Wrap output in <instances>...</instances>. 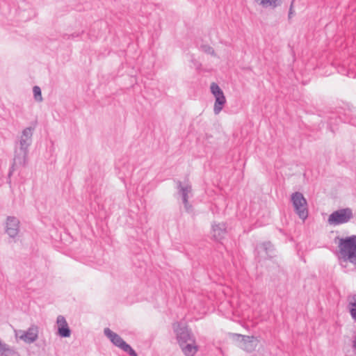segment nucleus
Returning <instances> with one entry per match:
<instances>
[{
	"mask_svg": "<svg viewBox=\"0 0 356 356\" xmlns=\"http://www.w3.org/2000/svg\"><path fill=\"white\" fill-rule=\"evenodd\" d=\"M32 133L33 131L31 128H26L23 131L20 141L22 148H24L27 146V142L30 140Z\"/></svg>",
	"mask_w": 356,
	"mask_h": 356,
	"instance_id": "4468645a",
	"label": "nucleus"
},
{
	"mask_svg": "<svg viewBox=\"0 0 356 356\" xmlns=\"http://www.w3.org/2000/svg\"><path fill=\"white\" fill-rule=\"evenodd\" d=\"M12 353L13 351L10 347L0 340V355L2 356H9Z\"/></svg>",
	"mask_w": 356,
	"mask_h": 356,
	"instance_id": "dca6fc26",
	"label": "nucleus"
},
{
	"mask_svg": "<svg viewBox=\"0 0 356 356\" xmlns=\"http://www.w3.org/2000/svg\"><path fill=\"white\" fill-rule=\"evenodd\" d=\"M179 347L185 356H195L199 350V346L196 344L195 339L194 342L188 341V343L179 345Z\"/></svg>",
	"mask_w": 356,
	"mask_h": 356,
	"instance_id": "9d476101",
	"label": "nucleus"
},
{
	"mask_svg": "<svg viewBox=\"0 0 356 356\" xmlns=\"http://www.w3.org/2000/svg\"><path fill=\"white\" fill-rule=\"evenodd\" d=\"M104 333L105 336L110 339L113 345L120 348V349L123 347V345L126 343V342L119 334L113 332L108 327L104 329Z\"/></svg>",
	"mask_w": 356,
	"mask_h": 356,
	"instance_id": "1a4fd4ad",
	"label": "nucleus"
},
{
	"mask_svg": "<svg viewBox=\"0 0 356 356\" xmlns=\"http://www.w3.org/2000/svg\"><path fill=\"white\" fill-rule=\"evenodd\" d=\"M12 353L13 351L10 347L0 340V355L2 356H9Z\"/></svg>",
	"mask_w": 356,
	"mask_h": 356,
	"instance_id": "2eb2a0df",
	"label": "nucleus"
},
{
	"mask_svg": "<svg viewBox=\"0 0 356 356\" xmlns=\"http://www.w3.org/2000/svg\"><path fill=\"white\" fill-rule=\"evenodd\" d=\"M340 257L356 264V236H351L339 240Z\"/></svg>",
	"mask_w": 356,
	"mask_h": 356,
	"instance_id": "f257e3e1",
	"label": "nucleus"
},
{
	"mask_svg": "<svg viewBox=\"0 0 356 356\" xmlns=\"http://www.w3.org/2000/svg\"><path fill=\"white\" fill-rule=\"evenodd\" d=\"M17 339L22 340L25 343H31L35 341L38 336L37 327L32 326L26 330H19L15 332Z\"/></svg>",
	"mask_w": 356,
	"mask_h": 356,
	"instance_id": "0eeeda50",
	"label": "nucleus"
},
{
	"mask_svg": "<svg viewBox=\"0 0 356 356\" xmlns=\"http://www.w3.org/2000/svg\"><path fill=\"white\" fill-rule=\"evenodd\" d=\"M121 349L128 353L130 356H138L136 352L127 343L123 345V347Z\"/></svg>",
	"mask_w": 356,
	"mask_h": 356,
	"instance_id": "a211bd4d",
	"label": "nucleus"
},
{
	"mask_svg": "<svg viewBox=\"0 0 356 356\" xmlns=\"http://www.w3.org/2000/svg\"><path fill=\"white\" fill-rule=\"evenodd\" d=\"M19 227V221L13 217H9L6 221V232L10 236H14L17 234Z\"/></svg>",
	"mask_w": 356,
	"mask_h": 356,
	"instance_id": "9b49d317",
	"label": "nucleus"
},
{
	"mask_svg": "<svg viewBox=\"0 0 356 356\" xmlns=\"http://www.w3.org/2000/svg\"><path fill=\"white\" fill-rule=\"evenodd\" d=\"M353 306H354V308H353L350 312H356V300H355V302L353 303Z\"/></svg>",
	"mask_w": 356,
	"mask_h": 356,
	"instance_id": "6ab92c4d",
	"label": "nucleus"
},
{
	"mask_svg": "<svg viewBox=\"0 0 356 356\" xmlns=\"http://www.w3.org/2000/svg\"><path fill=\"white\" fill-rule=\"evenodd\" d=\"M238 338H241L240 348L247 352L253 351L259 343V340L254 336H245L239 334H234Z\"/></svg>",
	"mask_w": 356,
	"mask_h": 356,
	"instance_id": "39448f33",
	"label": "nucleus"
},
{
	"mask_svg": "<svg viewBox=\"0 0 356 356\" xmlns=\"http://www.w3.org/2000/svg\"><path fill=\"white\" fill-rule=\"evenodd\" d=\"M211 92L216 99L213 105V111L216 114H218L226 103V98L222 90L216 83H211Z\"/></svg>",
	"mask_w": 356,
	"mask_h": 356,
	"instance_id": "20e7f679",
	"label": "nucleus"
},
{
	"mask_svg": "<svg viewBox=\"0 0 356 356\" xmlns=\"http://www.w3.org/2000/svg\"><path fill=\"white\" fill-rule=\"evenodd\" d=\"M291 201L294 209L300 218L305 220L307 217V204L302 193L296 192L291 195Z\"/></svg>",
	"mask_w": 356,
	"mask_h": 356,
	"instance_id": "7ed1b4c3",
	"label": "nucleus"
},
{
	"mask_svg": "<svg viewBox=\"0 0 356 356\" xmlns=\"http://www.w3.org/2000/svg\"><path fill=\"white\" fill-rule=\"evenodd\" d=\"M353 318L356 321V313H350Z\"/></svg>",
	"mask_w": 356,
	"mask_h": 356,
	"instance_id": "aec40b11",
	"label": "nucleus"
},
{
	"mask_svg": "<svg viewBox=\"0 0 356 356\" xmlns=\"http://www.w3.org/2000/svg\"><path fill=\"white\" fill-rule=\"evenodd\" d=\"M56 324L58 327V334L60 337L65 338L70 336L71 330L63 316L59 315L57 317Z\"/></svg>",
	"mask_w": 356,
	"mask_h": 356,
	"instance_id": "6e6552de",
	"label": "nucleus"
},
{
	"mask_svg": "<svg viewBox=\"0 0 356 356\" xmlns=\"http://www.w3.org/2000/svg\"><path fill=\"white\" fill-rule=\"evenodd\" d=\"M352 217L350 209H341L332 213L328 219L330 224L337 225L346 222Z\"/></svg>",
	"mask_w": 356,
	"mask_h": 356,
	"instance_id": "423d86ee",
	"label": "nucleus"
},
{
	"mask_svg": "<svg viewBox=\"0 0 356 356\" xmlns=\"http://www.w3.org/2000/svg\"><path fill=\"white\" fill-rule=\"evenodd\" d=\"M282 0H254L255 3L264 8H276L280 6Z\"/></svg>",
	"mask_w": 356,
	"mask_h": 356,
	"instance_id": "ddd939ff",
	"label": "nucleus"
},
{
	"mask_svg": "<svg viewBox=\"0 0 356 356\" xmlns=\"http://www.w3.org/2000/svg\"><path fill=\"white\" fill-rule=\"evenodd\" d=\"M33 97L35 101L41 102L42 101V90L38 86H35L33 89Z\"/></svg>",
	"mask_w": 356,
	"mask_h": 356,
	"instance_id": "f3484780",
	"label": "nucleus"
},
{
	"mask_svg": "<svg viewBox=\"0 0 356 356\" xmlns=\"http://www.w3.org/2000/svg\"><path fill=\"white\" fill-rule=\"evenodd\" d=\"M226 232V228L224 225H214L212 227L213 236L216 239L222 238Z\"/></svg>",
	"mask_w": 356,
	"mask_h": 356,
	"instance_id": "f8f14e48",
	"label": "nucleus"
},
{
	"mask_svg": "<svg viewBox=\"0 0 356 356\" xmlns=\"http://www.w3.org/2000/svg\"><path fill=\"white\" fill-rule=\"evenodd\" d=\"M353 347L356 349V336H355V339L353 341Z\"/></svg>",
	"mask_w": 356,
	"mask_h": 356,
	"instance_id": "412c9836",
	"label": "nucleus"
},
{
	"mask_svg": "<svg viewBox=\"0 0 356 356\" xmlns=\"http://www.w3.org/2000/svg\"><path fill=\"white\" fill-rule=\"evenodd\" d=\"M172 329L176 335L179 346L188 343V341H195V336L185 323L179 321L175 322L172 323Z\"/></svg>",
	"mask_w": 356,
	"mask_h": 356,
	"instance_id": "f03ea898",
	"label": "nucleus"
}]
</instances>
